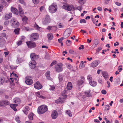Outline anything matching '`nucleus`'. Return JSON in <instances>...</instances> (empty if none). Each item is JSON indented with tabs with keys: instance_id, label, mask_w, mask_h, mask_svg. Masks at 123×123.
<instances>
[{
	"instance_id": "1",
	"label": "nucleus",
	"mask_w": 123,
	"mask_h": 123,
	"mask_svg": "<svg viewBox=\"0 0 123 123\" xmlns=\"http://www.w3.org/2000/svg\"><path fill=\"white\" fill-rule=\"evenodd\" d=\"M10 77L9 81L11 83H12L14 84L15 83H16L18 82V76L15 74L13 72L11 74Z\"/></svg>"
},
{
	"instance_id": "2",
	"label": "nucleus",
	"mask_w": 123,
	"mask_h": 123,
	"mask_svg": "<svg viewBox=\"0 0 123 123\" xmlns=\"http://www.w3.org/2000/svg\"><path fill=\"white\" fill-rule=\"evenodd\" d=\"M48 110L47 107L46 105H42L38 108L37 112L39 114H42L47 111Z\"/></svg>"
},
{
	"instance_id": "3",
	"label": "nucleus",
	"mask_w": 123,
	"mask_h": 123,
	"mask_svg": "<svg viewBox=\"0 0 123 123\" xmlns=\"http://www.w3.org/2000/svg\"><path fill=\"white\" fill-rule=\"evenodd\" d=\"M62 8L69 11L74 10H75V7L72 5H69L68 4L64 5L62 6Z\"/></svg>"
},
{
	"instance_id": "4",
	"label": "nucleus",
	"mask_w": 123,
	"mask_h": 123,
	"mask_svg": "<svg viewBox=\"0 0 123 123\" xmlns=\"http://www.w3.org/2000/svg\"><path fill=\"white\" fill-rule=\"evenodd\" d=\"M63 65L62 63H58L55 67L56 71L58 73L62 71L63 70Z\"/></svg>"
},
{
	"instance_id": "5",
	"label": "nucleus",
	"mask_w": 123,
	"mask_h": 123,
	"mask_svg": "<svg viewBox=\"0 0 123 123\" xmlns=\"http://www.w3.org/2000/svg\"><path fill=\"white\" fill-rule=\"evenodd\" d=\"M57 10V6L56 5L53 4L50 6L49 7V12L52 13L55 12Z\"/></svg>"
},
{
	"instance_id": "6",
	"label": "nucleus",
	"mask_w": 123,
	"mask_h": 123,
	"mask_svg": "<svg viewBox=\"0 0 123 123\" xmlns=\"http://www.w3.org/2000/svg\"><path fill=\"white\" fill-rule=\"evenodd\" d=\"M26 43L28 47L31 49L35 48L36 46L35 43L32 41H28Z\"/></svg>"
},
{
	"instance_id": "7",
	"label": "nucleus",
	"mask_w": 123,
	"mask_h": 123,
	"mask_svg": "<svg viewBox=\"0 0 123 123\" xmlns=\"http://www.w3.org/2000/svg\"><path fill=\"white\" fill-rule=\"evenodd\" d=\"M11 22L12 23V26L14 27H17L19 24L18 21L14 18L12 19Z\"/></svg>"
},
{
	"instance_id": "8",
	"label": "nucleus",
	"mask_w": 123,
	"mask_h": 123,
	"mask_svg": "<svg viewBox=\"0 0 123 123\" xmlns=\"http://www.w3.org/2000/svg\"><path fill=\"white\" fill-rule=\"evenodd\" d=\"M10 103L9 102L6 100H2L0 101V106L3 107L6 105H10Z\"/></svg>"
},
{
	"instance_id": "9",
	"label": "nucleus",
	"mask_w": 123,
	"mask_h": 123,
	"mask_svg": "<svg viewBox=\"0 0 123 123\" xmlns=\"http://www.w3.org/2000/svg\"><path fill=\"white\" fill-rule=\"evenodd\" d=\"M51 19L48 15H46V18L43 21V23L44 25H46L47 24L50 23Z\"/></svg>"
},
{
	"instance_id": "10",
	"label": "nucleus",
	"mask_w": 123,
	"mask_h": 123,
	"mask_svg": "<svg viewBox=\"0 0 123 123\" xmlns=\"http://www.w3.org/2000/svg\"><path fill=\"white\" fill-rule=\"evenodd\" d=\"M34 86L35 88L37 89H40L42 87V85L38 81H37L34 84Z\"/></svg>"
},
{
	"instance_id": "11",
	"label": "nucleus",
	"mask_w": 123,
	"mask_h": 123,
	"mask_svg": "<svg viewBox=\"0 0 123 123\" xmlns=\"http://www.w3.org/2000/svg\"><path fill=\"white\" fill-rule=\"evenodd\" d=\"M36 64L35 61H32L30 62L29 65L31 68L32 69H33L36 67Z\"/></svg>"
},
{
	"instance_id": "12",
	"label": "nucleus",
	"mask_w": 123,
	"mask_h": 123,
	"mask_svg": "<svg viewBox=\"0 0 123 123\" xmlns=\"http://www.w3.org/2000/svg\"><path fill=\"white\" fill-rule=\"evenodd\" d=\"M71 33V31L67 29L64 31L63 35L65 38H67L69 36Z\"/></svg>"
},
{
	"instance_id": "13",
	"label": "nucleus",
	"mask_w": 123,
	"mask_h": 123,
	"mask_svg": "<svg viewBox=\"0 0 123 123\" xmlns=\"http://www.w3.org/2000/svg\"><path fill=\"white\" fill-rule=\"evenodd\" d=\"M58 115L57 112L56 111L54 110L52 113L51 116L53 119H55L57 117Z\"/></svg>"
},
{
	"instance_id": "14",
	"label": "nucleus",
	"mask_w": 123,
	"mask_h": 123,
	"mask_svg": "<svg viewBox=\"0 0 123 123\" xmlns=\"http://www.w3.org/2000/svg\"><path fill=\"white\" fill-rule=\"evenodd\" d=\"M38 37L37 34L36 33H34L31 35L30 38L33 40H35Z\"/></svg>"
},
{
	"instance_id": "15",
	"label": "nucleus",
	"mask_w": 123,
	"mask_h": 123,
	"mask_svg": "<svg viewBox=\"0 0 123 123\" xmlns=\"http://www.w3.org/2000/svg\"><path fill=\"white\" fill-rule=\"evenodd\" d=\"M6 43L5 40L2 37H0V47H3Z\"/></svg>"
},
{
	"instance_id": "16",
	"label": "nucleus",
	"mask_w": 123,
	"mask_h": 123,
	"mask_svg": "<svg viewBox=\"0 0 123 123\" xmlns=\"http://www.w3.org/2000/svg\"><path fill=\"white\" fill-rule=\"evenodd\" d=\"M33 82V81L31 79L28 77L26 78L25 82L27 85H31L32 83Z\"/></svg>"
},
{
	"instance_id": "17",
	"label": "nucleus",
	"mask_w": 123,
	"mask_h": 123,
	"mask_svg": "<svg viewBox=\"0 0 123 123\" xmlns=\"http://www.w3.org/2000/svg\"><path fill=\"white\" fill-rule=\"evenodd\" d=\"M98 64V62L97 61H95L91 63V66L93 68H94L97 67Z\"/></svg>"
},
{
	"instance_id": "18",
	"label": "nucleus",
	"mask_w": 123,
	"mask_h": 123,
	"mask_svg": "<svg viewBox=\"0 0 123 123\" xmlns=\"http://www.w3.org/2000/svg\"><path fill=\"white\" fill-rule=\"evenodd\" d=\"M11 11L12 13L15 14H18V12L17 9L14 7H11Z\"/></svg>"
},
{
	"instance_id": "19",
	"label": "nucleus",
	"mask_w": 123,
	"mask_h": 123,
	"mask_svg": "<svg viewBox=\"0 0 123 123\" xmlns=\"http://www.w3.org/2000/svg\"><path fill=\"white\" fill-rule=\"evenodd\" d=\"M36 95L37 97L39 98H40L43 99H45L46 98V97L41 95L40 92H37L36 93Z\"/></svg>"
},
{
	"instance_id": "20",
	"label": "nucleus",
	"mask_w": 123,
	"mask_h": 123,
	"mask_svg": "<svg viewBox=\"0 0 123 123\" xmlns=\"http://www.w3.org/2000/svg\"><path fill=\"white\" fill-rule=\"evenodd\" d=\"M12 16V14L11 13L6 14L5 18L6 19H8L10 18Z\"/></svg>"
},
{
	"instance_id": "21",
	"label": "nucleus",
	"mask_w": 123,
	"mask_h": 123,
	"mask_svg": "<svg viewBox=\"0 0 123 123\" xmlns=\"http://www.w3.org/2000/svg\"><path fill=\"white\" fill-rule=\"evenodd\" d=\"M102 74L105 79H107L108 77V74L106 72H103L102 73Z\"/></svg>"
},
{
	"instance_id": "22",
	"label": "nucleus",
	"mask_w": 123,
	"mask_h": 123,
	"mask_svg": "<svg viewBox=\"0 0 123 123\" xmlns=\"http://www.w3.org/2000/svg\"><path fill=\"white\" fill-rule=\"evenodd\" d=\"M67 89L69 90H71L72 88V84L71 82H69L68 83L67 86Z\"/></svg>"
},
{
	"instance_id": "23",
	"label": "nucleus",
	"mask_w": 123,
	"mask_h": 123,
	"mask_svg": "<svg viewBox=\"0 0 123 123\" xmlns=\"http://www.w3.org/2000/svg\"><path fill=\"white\" fill-rule=\"evenodd\" d=\"M89 83L91 86H96L97 84V82H96L92 80L89 81Z\"/></svg>"
},
{
	"instance_id": "24",
	"label": "nucleus",
	"mask_w": 123,
	"mask_h": 123,
	"mask_svg": "<svg viewBox=\"0 0 123 123\" xmlns=\"http://www.w3.org/2000/svg\"><path fill=\"white\" fill-rule=\"evenodd\" d=\"M18 106V105L16 104H12L10 105V106L11 108L15 111H17L16 107Z\"/></svg>"
},
{
	"instance_id": "25",
	"label": "nucleus",
	"mask_w": 123,
	"mask_h": 123,
	"mask_svg": "<svg viewBox=\"0 0 123 123\" xmlns=\"http://www.w3.org/2000/svg\"><path fill=\"white\" fill-rule=\"evenodd\" d=\"M14 102L16 103L19 104L21 102L20 99L18 98H15L13 99Z\"/></svg>"
},
{
	"instance_id": "26",
	"label": "nucleus",
	"mask_w": 123,
	"mask_h": 123,
	"mask_svg": "<svg viewBox=\"0 0 123 123\" xmlns=\"http://www.w3.org/2000/svg\"><path fill=\"white\" fill-rule=\"evenodd\" d=\"M28 18L26 16H24L22 19L23 23L24 25L27 24V20Z\"/></svg>"
},
{
	"instance_id": "27",
	"label": "nucleus",
	"mask_w": 123,
	"mask_h": 123,
	"mask_svg": "<svg viewBox=\"0 0 123 123\" xmlns=\"http://www.w3.org/2000/svg\"><path fill=\"white\" fill-rule=\"evenodd\" d=\"M5 78L4 77H0V85H3L4 82Z\"/></svg>"
},
{
	"instance_id": "28",
	"label": "nucleus",
	"mask_w": 123,
	"mask_h": 123,
	"mask_svg": "<svg viewBox=\"0 0 123 123\" xmlns=\"http://www.w3.org/2000/svg\"><path fill=\"white\" fill-rule=\"evenodd\" d=\"M29 107L27 106L25 107V109L23 111L25 114L27 115L28 113V111H29Z\"/></svg>"
},
{
	"instance_id": "29",
	"label": "nucleus",
	"mask_w": 123,
	"mask_h": 123,
	"mask_svg": "<svg viewBox=\"0 0 123 123\" xmlns=\"http://www.w3.org/2000/svg\"><path fill=\"white\" fill-rule=\"evenodd\" d=\"M47 36L48 39L50 40H52L53 38V35L51 33H48L47 34Z\"/></svg>"
},
{
	"instance_id": "30",
	"label": "nucleus",
	"mask_w": 123,
	"mask_h": 123,
	"mask_svg": "<svg viewBox=\"0 0 123 123\" xmlns=\"http://www.w3.org/2000/svg\"><path fill=\"white\" fill-rule=\"evenodd\" d=\"M85 81L83 80H79L77 82V84L79 86H80L84 83Z\"/></svg>"
},
{
	"instance_id": "31",
	"label": "nucleus",
	"mask_w": 123,
	"mask_h": 123,
	"mask_svg": "<svg viewBox=\"0 0 123 123\" xmlns=\"http://www.w3.org/2000/svg\"><path fill=\"white\" fill-rule=\"evenodd\" d=\"M63 98H60L58 99L55 100V102L56 103H63V100H62Z\"/></svg>"
},
{
	"instance_id": "32",
	"label": "nucleus",
	"mask_w": 123,
	"mask_h": 123,
	"mask_svg": "<svg viewBox=\"0 0 123 123\" xmlns=\"http://www.w3.org/2000/svg\"><path fill=\"white\" fill-rule=\"evenodd\" d=\"M50 72L49 71H48L45 73L46 76L47 78L48 79H49L50 78Z\"/></svg>"
},
{
	"instance_id": "33",
	"label": "nucleus",
	"mask_w": 123,
	"mask_h": 123,
	"mask_svg": "<svg viewBox=\"0 0 123 123\" xmlns=\"http://www.w3.org/2000/svg\"><path fill=\"white\" fill-rule=\"evenodd\" d=\"M34 114L32 113H31L29 114L28 116V118L29 119L31 120H32L33 119V117Z\"/></svg>"
},
{
	"instance_id": "34",
	"label": "nucleus",
	"mask_w": 123,
	"mask_h": 123,
	"mask_svg": "<svg viewBox=\"0 0 123 123\" xmlns=\"http://www.w3.org/2000/svg\"><path fill=\"white\" fill-rule=\"evenodd\" d=\"M66 114L69 117H71L72 116V115L71 114V111L70 110H66Z\"/></svg>"
},
{
	"instance_id": "35",
	"label": "nucleus",
	"mask_w": 123,
	"mask_h": 123,
	"mask_svg": "<svg viewBox=\"0 0 123 123\" xmlns=\"http://www.w3.org/2000/svg\"><path fill=\"white\" fill-rule=\"evenodd\" d=\"M18 10L20 15V16H21L22 14L24 13V12H23L21 6H19V7Z\"/></svg>"
},
{
	"instance_id": "36",
	"label": "nucleus",
	"mask_w": 123,
	"mask_h": 123,
	"mask_svg": "<svg viewBox=\"0 0 123 123\" xmlns=\"http://www.w3.org/2000/svg\"><path fill=\"white\" fill-rule=\"evenodd\" d=\"M85 65L84 64L83 61H81L79 66V67L80 68H84L85 67Z\"/></svg>"
},
{
	"instance_id": "37",
	"label": "nucleus",
	"mask_w": 123,
	"mask_h": 123,
	"mask_svg": "<svg viewBox=\"0 0 123 123\" xmlns=\"http://www.w3.org/2000/svg\"><path fill=\"white\" fill-rule=\"evenodd\" d=\"M22 62V59L20 58H18L16 60V63L18 64L19 63Z\"/></svg>"
},
{
	"instance_id": "38",
	"label": "nucleus",
	"mask_w": 123,
	"mask_h": 123,
	"mask_svg": "<svg viewBox=\"0 0 123 123\" xmlns=\"http://www.w3.org/2000/svg\"><path fill=\"white\" fill-rule=\"evenodd\" d=\"M23 28L26 31H30L33 30L32 29L28 27H24Z\"/></svg>"
},
{
	"instance_id": "39",
	"label": "nucleus",
	"mask_w": 123,
	"mask_h": 123,
	"mask_svg": "<svg viewBox=\"0 0 123 123\" xmlns=\"http://www.w3.org/2000/svg\"><path fill=\"white\" fill-rule=\"evenodd\" d=\"M86 1V0H78V2L82 5L84 4Z\"/></svg>"
},
{
	"instance_id": "40",
	"label": "nucleus",
	"mask_w": 123,
	"mask_h": 123,
	"mask_svg": "<svg viewBox=\"0 0 123 123\" xmlns=\"http://www.w3.org/2000/svg\"><path fill=\"white\" fill-rule=\"evenodd\" d=\"M57 63V61H54L51 63L50 65V66L51 67L53 66L54 65L56 64Z\"/></svg>"
},
{
	"instance_id": "41",
	"label": "nucleus",
	"mask_w": 123,
	"mask_h": 123,
	"mask_svg": "<svg viewBox=\"0 0 123 123\" xmlns=\"http://www.w3.org/2000/svg\"><path fill=\"white\" fill-rule=\"evenodd\" d=\"M35 54L34 53H32L30 55V57L32 61H34V58L35 57Z\"/></svg>"
},
{
	"instance_id": "42",
	"label": "nucleus",
	"mask_w": 123,
	"mask_h": 123,
	"mask_svg": "<svg viewBox=\"0 0 123 123\" xmlns=\"http://www.w3.org/2000/svg\"><path fill=\"white\" fill-rule=\"evenodd\" d=\"M66 91L65 90H64L62 93V95L65 97V98H66L67 97V96L66 95Z\"/></svg>"
},
{
	"instance_id": "43",
	"label": "nucleus",
	"mask_w": 123,
	"mask_h": 123,
	"mask_svg": "<svg viewBox=\"0 0 123 123\" xmlns=\"http://www.w3.org/2000/svg\"><path fill=\"white\" fill-rule=\"evenodd\" d=\"M90 90H89L85 92V93L87 96L88 97H89L90 96Z\"/></svg>"
},
{
	"instance_id": "44",
	"label": "nucleus",
	"mask_w": 123,
	"mask_h": 123,
	"mask_svg": "<svg viewBox=\"0 0 123 123\" xmlns=\"http://www.w3.org/2000/svg\"><path fill=\"white\" fill-rule=\"evenodd\" d=\"M87 79L89 81L92 80V77L90 75H88L87 77Z\"/></svg>"
},
{
	"instance_id": "45",
	"label": "nucleus",
	"mask_w": 123,
	"mask_h": 123,
	"mask_svg": "<svg viewBox=\"0 0 123 123\" xmlns=\"http://www.w3.org/2000/svg\"><path fill=\"white\" fill-rule=\"evenodd\" d=\"M58 78L59 81L60 82L62 81L63 80V76L62 75L59 74V75Z\"/></svg>"
},
{
	"instance_id": "46",
	"label": "nucleus",
	"mask_w": 123,
	"mask_h": 123,
	"mask_svg": "<svg viewBox=\"0 0 123 123\" xmlns=\"http://www.w3.org/2000/svg\"><path fill=\"white\" fill-rule=\"evenodd\" d=\"M19 28H17L16 29L14 30V32L15 33V34H19Z\"/></svg>"
},
{
	"instance_id": "47",
	"label": "nucleus",
	"mask_w": 123,
	"mask_h": 123,
	"mask_svg": "<svg viewBox=\"0 0 123 123\" xmlns=\"http://www.w3.org/2000/svg\"><path fill=\"white\" fill-rule=\"evenodd\" d=\"M15 119L17 122L18 123L20 122V121L19 120V118L18 116H17L15 117Z\"/></svg>"
},
{
	"instance_id": "48",
	"label": "nucleus",
	"mask_w": 123,
	"mask_h": 123,
	"mask_svg": "<svg viewBox=\"0 0 123 123\" xmlns=\"http://www.w3.org/2000/svg\"><path fill=\"white\" fill-rule=\"evenodd\" d=\"M50 86L49 89L50 90L53 91L55 89V87L54 86Z\"/></svg>"
},
{
	"instance_id": "49",
	"label": "nucleus",
	"mask_w": 123,
	"mask_h": 123,
	"mask_svg": "<svg viewBox=\"0 0 123 123\" xmlns=\"http://www.w3.org/2000/svg\"><path fill=\"white\" fill-rule=\"evenodd\" d=\"M33 2L35 4H37L38 3L39 1L38 0H32Z\"/></svg>"
},
{
	"instance_id": "50",
	"label": "nucleus",
	"mask_w": 123,
	"mask_h": 123,
	"mask_svg": "<svg viewBox=\"0 0 123 123\" xmlns=\"http://www.w3.org/2000/svg\"><path fill=\"white\" fill-rule=\"evenodd\" d=\"M80 22L81 23H86V21L85 19H82L80 20Z\"/></svg>"
},
{
	"instance_id": "51",
	"label": "nucleus",
	"mask_w": 123,
	"mask_h": 123,
	"mask_svg": "<svg viewBox=\"0 0 123 123\" xmlns=\"http://www.w3.org/2000/svg\"><path fill=\"white\" fill-rule=\"evenodd\" d=\"M34 27L37 30H39L40 28L36 23H35L34 25Z\"/></svg>"
},
{
	"instance_id": "52",
	"label": "nucleus",
	"mask_w": 123,
	"mask_h": 123,
	"mask_svg": "<svg viewBox=\"0 0 123 123\" xmlns=\"http://www.w3.org/2000/svg\"><path fill=\"white\" fill-rule=\"evenodd\" d=\"M66 66L69 69H71L72 68V66L70 64H67Z\"/></svg>"
},
{
	"instance_id": "53",
	"label": "nucleus",
	"mask_w": 123,
	"mask_h": 123,
	"mask_svg": "<svg viewBox=\"0 0 123 123\" xmlns=\"http://www.w3.org/2000/svg\"><path fill=\"white\" fill-rule=\"evenodd\" d=\"M82 6H78L77 7V9L79 10L80 11H81L82 10Z\"/></svg>"
},
{
	"instance_id": "54",
	"label": "nucleus",
	"mask_w": 123,
	"mask_h": 123,
	"mask_svg": "<svg viewBox=\"0 0 123 123\" xmlns=\"http://www.w3.org/2000/svg\"><path fill=\"white\" fill-rule=\"evenodd\" d=\"M66 43L68 46H69L71 43V42L70 40H68L67 41Z\"/></svg>"
},
{
	"instance_id": "55",
	"label": "nucleus",
	"mask_w": 123,
	"mask_h": 123,
	"mask_svg": "<svg viewBox=\"0 0 123 123\" xmlns=\"http://www.w3.org/2000/svg\"><path fill=\"white\" fill-rule=\"evenodd\" d=\"M102 93L103 94H105L106 93V91L104 90H103L101 91Z\"/></svg>"
},
{
	"instance_id": "56",
	"label": "nucleus",
	"mask_w": 123,
	"mask_h": 123,
	"mask_svg": "<svg viewBox=\"0 0 123 123\" xmlns=\"http://www.w3.org/2000/svg\"><path fill=\"white\" fill-rule=\"evenodd\" d=\"M63 37H61L58 40V42L59 43H60L62 42V41L63 40Z\"/></svg>"
},
{
	"instance_id": "57",
	"label": "nucleus",
	"mask_w": 123,
	"mask_h": 123,
	"mask_svg": "<svg viewBox=\"0 0 123 123\" xmlns=\"http://www.w3.org/2000/svg\"><path fill=\"white\" fill-rule=\"evenodd\" d=\"M22 43V41H18L17 42V44L19 46Z\"/></svg>"
},
{
	"instance_id": "58",
	"label": "nucleus",
	"mask_w": 123,
	"mask_h": 123,
	"mask_svg": "<svg viewBox=\"0 0 123 123\" xmlns=\"http://www.w3.org/2000/svg\"><path fill=\"white\" fill-rule=\"evenodd\" d=\"M102 49V48L101 47H99L96 50L97 52H99L100 50Z\"/></svg>"
},
{
	"instance_id": "59",
	"label": "nucleus",
	"mask_w": 123,
	"mask_h": 123,
	"mask_svg": "<svg viewBox=\"0 0 123 123\" xmlns=\"http://www.w3.org/2000/svg\"><path fill=\"white\" fill-rule=\"evenodd\" d=\"M84 48V46L83 45H81L80 46V47L79 49H83Z\"/></svg>"
},
{
	"instance_id": "60",
	"label": "nucleus",
	"mask_w": 123,
	"mask_h": 123,
	"mask_svg": "<svg viewBox=\"0 0 123 123\" xmlns=\"http://www.w3.org/2000/svg\"><path fill=\"white\" fill-rule=\"evenodd\" d=\"M119 45V43L118 42H116V43H115L114 44V45L115 46H116L117 45Z\"/></svg>"
},
{
	"instance_id": "61",
	"label": "nucleus",
	"mask_w": 123,
	"mask_h": 123,
	"mask_svg": "<svg viewBox=\"0 0 123 123\" xmlns=\"http://www.w3.org/2000/svg\"><path fill=\"white\" fill-rule=\"evenodd\" d=\"M19 2L20 3L25 4V3L24 2L23 0H19Z\"/></svg>"
},
{
	"instance_id": "62",
	"label": "nucleus",
	"mask_w": 123,
	"mask_h": 123,
	"mask_svg": "<svg viewBox=\"0 0 123 123\" xmlns=\"http://www.w3.org/2000/svg\"><path fill=\"white\" fill-rule=\"evenodd\" d=\"M94 121L95 122H97V123H100V121L98 119H95L94 120Z\"/></svg>"
},
{
	"instance_id": "63",
	"label": "nucleus",
	"mask_w": 123,
	"mask_h": 123,
	"mask_svg": "<svg viewBox=\"0 0 123 123\" xmlns=\"http://www.w3.org/2000/svg\"><path fill=\"white\" fill-rule=\"evenodd\" d=\"M44 8V6H41L40 8V11H41L43 10Z\"/></svg>"
},
{
	"instance_id": "64",
	"label": "nucleus",
	"mask_w": 123,
	"mask_h": 123,
	"mask_svg": "<svg viewBox=\"0 0 123 123\" xmlns=\"http://www.w3.org/2000/svg\"><path fill=\"white\" fill-rule=\"evenodd\" d=\"M35 57L34 58V60H35L37 58H39V56L38 55H36L35 54Z\"/></svg>"
}]
</instances>
